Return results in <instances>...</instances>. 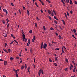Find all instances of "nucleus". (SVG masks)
<instances>
[{
	"instance_id": "18",
	"label": "nucleus",
	"mask_w": 77,
	"mask_h": 77,
	"mask_svg": "<svg viewBox=\"0 0 77 77\" xmlns=\"http://www.w3.org/2000/svg\"><path fill=\"white\" fill-rule=\"evenodd\" d=\"M28 44H30V39H29L28 40Z\"/></svg>"
},
{
	"instance_id": "32",
	"label": "nucleus",
	"mask_w": 77,
	"mask_h": 77,
	"mask_svg": "<svg viewBox=\"0 0 77 77\" xmlns=\"http://www.w3.org/2000/svg\"><path fill=\"white\" fill-rule=\"evenodd\" d=\"M76 68H74V69L73 70V72H75V69Z\"/></svg>"
},
{
	"instance_id": "27",
	"label": "nucleus",
	"mask_w": 77,
	"mask_h": 77,
	"mask_svg": "<svg viewBox=\"0 0 77 77\" xmlns=\"http://www.w3.org/2000/svg\"><path fill=\"white\" fill-rule=\"evenodd\" d=\"M61 2L62 3H63V4H64V5H65V2H63V0H61Z\"/></svg>"
},
{
	"instance_id": "17",
	"label": "nucleus",
	"mask_w": 77,
	"mask_h": 77,
	"mask_svg": "<svg viewBox=\"0 0 77 77\" xmlns=\"http://www.w3.org/2000/svg\"><path fill=\"white\" fill-rule=\"evenodd\" d=\"M51 13V11L48 10V14H50Z\"/></svg>"
},
{
	"instance_id": "14",
	"label": "nucleus",
	"mask_w": 77,
	"mask_h": 77,
	"mask_svg": "<svg viewBox=\"0 0 77 77\" xmlns=\"http://www.w3.org/2000/svg\"><path fill=\"white\" fill-rule=\"evenodd\" d=\"M4 51H5L6 53H8V51L6 50V49H3Z\"/></svg>"
},
{
	"instance_id": "38",
	"label": "nucleus",
	"mask_w": 77,
	"mask_h": 77,
	"mask_svg": "<svg viewBox=\"0 0 77 77\" xmlns=\"http://www.w3.org/2000/svg\"><path fill=\"white\" fill-rule=\"evenodd\" d=\"M2 22L4 24H5V21L2 20Z\"/></svg>"
},
{
	"instance_id": "61",
	"label": "nucleus",
	"mask_w": 77,
	"mask_h": 77,
	"mask_svg": "<svg viewBox=\"0 0 77 77\" xmlns=\"http://www.w3.org/2000/svg\"><path fill=\"white\" fill-rule=\"evenodd\" d=\"M42 5H43V6H44V3L43 2H42Z\"/></svg>"
},
{
	"instance_id": "2",
	"label": "nucleus",
	"mask_w": 77,
	"mask_h": 77,
	"mask_svg": "<svg viewBox=\"0 0 77 77\" xmlns=\"http://www.w3.org/2000/svg\"><path fill=\"white\" fill-rule=\"evenodd\" d=\"M3 11L4 12H5L7 14H8V11L6 10V9H3Z\"/></svg>"
},
{
	"instance_id": "52",
	"label": "nucleus",
	"mask_w": 77,
	"mask_h": 77,
	"mask_svg": "<svg viewBox=\"0 0 77 77\" xmlns=\"http://www.w3.org/2000/svg\"><path fill=\"white\" fill-rule=\"evenodd\" d=\"M66 1L67 3H69V0H66Z\"/></svg>"
},
{
	"instance_id": "57",
	"label": "nucleus",
	"mask_w": 77,
	"mask_h": 77,
	"mask_svg": "<svg viewBox=\"0 0 77 77\" xmlns=\"http://www.w3.org/2000/svg\"><path fill=\"white\" fill-rule=\"evenodd\" d=\"M25 68H26L27 67V65H26V64H25Z\"/></svg>"
},
{
	"instance_id": "31",
	"label": "nucleus",
	"mask_w": 77,
	"mask_h": 77,
	"mask_svg": "<svg viewBox=\"0 0 77 77\" xmlns=\"http://www.w3.org/2000/svg\"><path fill=\"white\" fill-rule=\"evenodd\" d=\"M29 69H30V68H28V71L29 72V73L30 71H29Z\"/></svg>"
},
{
	"instance_id": "40",
	"label": "nucleus",
	"mask_w": 77,
	"mask_h": 77,
	"mask_svg": "<svg viewBox=\"0 0 77 77\" xmlns=\"http://www.w3.org/2000/svg\"><path fill=\"white\" fill-rule=\"evenodd\" d=\"M53 11L54 12L55 15H56V12H55V11H54V10H53Z\"/></svg>"
},
{
	"instance_id": "8",
	"label": "nucleus",
	"mask_w": 77,
	"mask_h": 77,
	"mask_svg": "<svg viewBox=\"0 0 77 77\" xmlns=\"http://www.w3.org/2000/svg\"><path fill=\"white\" fill-rule=\"evenodd\" d=\"M43 44H44V43H43V42H42L41 46V49H42V48L43 47Z\"/></svg>"
},
{
	"instance_id": "4",
	"label": "nucleus",
	"mask_w": 77,
	"mask_h": 77,
	"mask_svg": "<svg viewBox=\"0 0 77 77\" xmlns=\"http://www.w3.org/2000/svg\"><path fill=\"white\" fill-rule=\"evenodd\" d=\"M22 33L23 35H22V36H23V39H25V35H24V34L23 33Z\"/></svg>"
},
{
	"instance_id": "22",
	"label": "nucleus",
	"mask_w": 77,
	"mask_h": 77,
	"mask_svg": "<svg viewBox=\"0 0 77 77\" xmlns=\"http://www.w3.org/2000/svg\"><path fill=\"white\" fill-rule=\"evenodd\" d=\"M64 14L66 18L67 19V15H66V13H65Z\"/></svg>"
},
{
	"instance_id": "46",
	"label": "nucleus",
	"mask_w": 77,
	"mask_h": 77,
	"mask_svg": "<svg viewBox=\"0 0 77 77\" xmlns=\"http://www.w3.org/2000/svg\"><path fill=\"white\" fill-rule=\"evenodd\" d=\"M74 3H75V4H76V5H77V1H75L74 2Z\"/></svg>"
},
{
	"instance_id": "53",
	"label": "nucleus",
	"mask_w": 77,
	"mask_h": 77,
	"mask_svg": "<svg viewBox=\"0 0 77 77\" xmlns=\"http://www.w3.org/2000/svg\"><path fill=\"white\" fill-rule=\"evenodd\" d=\"M5 47H6V46H7V43H5Z\"/></svg>"
},
{
	"instance_id": "9",
	"label": "nucleus",
	"mask_w": 77,
	"mask_h": 77,
	"mask_svg": "<svg viewBox=\"0 0 77 77\" xmlns=\"http://www.w3.org/2000/svg\"><path fill=\"white\" fill-rule=\"evenodd\" d=\"M27 13L28 15H30V12H29V10H27Z\"/></svg>"
},
{
	"instance_id": "43",
	"label": "nucleus",
	"mask_w": 77,
	"mask_h": 77,
	"mask_svg": "<svg viewBox=\"0 0 77 77\" xmlns=\"http://www.w3.org/2000/svg\"><path fill=\"white\" fill-rule=\"evenodd\" d=\"M43 29H44V30H45L46 29L45 28V26H43Z\"/></svg>"
},
{
	"instance_id": "15",
	"label": "nucleus",
	"mask_w": 77,
	"mask_h": 77,
	"mask_svg": "<svg viewBox=\"0 0 77 77\" xmlns=\"http://www.w3.org/2000/svg\"><path fill=\"white\" fill-rule=\"evenodd\" d=\"M10 60H14V58L12 57H11L10 58Z\"/></svg>"
},
{
	"instance_id": "34",
	"label": "nucleus",
	"mask_w": 77,
	"mask_h": 77,
	"mask_svg": "<svg viewBox=\"0 0 77 77\" xmlns=\"http://www.w3.org/2000/svg\"><path fill=\"white\" fill-rule=\"evenodd\" d=\"M60 48H57L55 49V50H60Z\"/></svg>"
},
{
	"instance_id": "25",
	"label": "nucleus",
	"mask_w": 77,
	"mask_h": 77,
	"mask_svg": "<svg viewBox=\"0 0 77 77\" xmlns=\"http://www.w3.org/2000/svg\"><path fill=\"white\" fill-rule=\"evenodd\" d=\"M70 65L71 66H70L69 68H71V67H72V68H73V65L72 64H71Z\"/></svg>"
},
{
	"instance_id": "7",
	"label": "nucleus",
	"mask_w": 77,
	"mask_h": 77,
	"mask_svg": "<svg viewBox=\"0 0 77 77\" xmlns=\"http://www.w3.org/2000/svg\"><path fill=\"white\" fill-rule=\"evenodd\" d=\"M6 21H7V24H8V23H9V19H8V18H7L6 19Z\"/></svg>"
},
{
	"instance_id": "29",
	"label": "nucleus",
	"mask_w": 77,
	"mask_h": 77,
	"mask_svg": "<svg viewBox=\"0 0 77 77\" xmlns=\"http://www.w3.org/2000/svg\"><path fill=\"white\" fill-rule=\"evenodd\" d=\"M62 21L64 25H65V21L63 20Z\"/></svg>"
},
{
	"instance_id": "3",
	"label": "nucleus",
	"mask_w": 77,
	"mask_h": 77,
	"mask_svg": "<svg viewBox=\"0 0 77 77\" xmlns=\"http://www.w3.org/2000/svg\"><path fill=\"white\" fill-rule=\"evenodd\" d=\"M40 74H41V69L39 70L38 74L39 75V76H40Z\"/></svg>"
},
{
	"instance_id": "33",
	"label": "nucleus",
	"mask_w": 77,
	"mask_h": 77,
	"mask_svg": "<svg viewBox=\"0 0 77 77\" xmlns=\"http://www.w3.org/2000/svg\"><path fill=\"white\" fill-rule=\"evenodd\" d=\"M35 27H37V23H35Z\"/></svg>"
},
{
	"instance_id": "35",
	"label": "nucleus",
	"mask_w": 77,
	"mask_h": 77,
	"mask_svg": "<svg viewBox=\"0 0 77 77\" xmlns=\"http://www.w3.org/2000/svg\"><path fill=\"white\" fill-rule=\"evenodd\" d=\"M49 18L50 19V20H51V17H50V16H49Z\"/></svg>"
},
{
	"instance_id": "48",
	"label": "nucleus",
	"mask_w": 77,
	"mask_h": 77,
	"mask_svg": "<svg viewBox=\"0 0 77 77\" xmlns=\"http://www.w3.org/2000/svg\"><path fill=\"white\" fill-rule=\"evenodd\" d=\"M16 58V59H17L19 60V57H17Z\"/></svg>"
},
{
	"instance_id": "44",
	"label": "nucleus",
	"mask_w": 77,
	"mask_h": 77,
	"mask_svg": "<svg viewBox=\"0 0 77 77\" xmlns=\"http://www.w3.org/2000/svg\"><path fill=\"white\" fill-rule=\"evenodd\" d=\"M54 18L55 19V20L57 19V18L56 16H54Z\"/></svg>"
},
{
	"instance_id": "60",
	"label": "nucleus",
	"mask_w": 77,
	"mask_h": 77,
	"mask_svg": "<svg viewBox=\"0 0 77 77\" xmlns=\"http://www.w3.org/2000/svg\"><path fill=\"white\" fill-rule=\"evenodd\" d=\"M67 15H68V16H69V13H68V12H67Z\"/></svg>"
},
{
	"instance_id": "58",
	"label": "nucleus",
	"mask_w": 77,
	"mask_h": 77,
	"mask_svg": "<svg viewBox=\"0 0 77 77\" xmlns=\"http://www.w3.org/2000/svg\"><path fill=\"white\" fill-rule=\"evenodd\" d=\"M32 66H33L34 68H35V66L34 64L32 65Z\"/></svg>"
},
{
	"instance_id": "20",
	"label": "nucleus",
	"mask_w": 77,
	"mask_h": 77,
	"mask_svg": "<svg viewBox=\"0 0 77 77\" xmlns=\"http://www.w3.org/2000/svg\"><path fill=\"white\" fill-rule=\"evenodd\" d=\"M11 6H14V4H13V3H11Z\"/></svg>"
},
{
	"instance_id": "50",
	"label": "nucleus",
	"mask_w": 77,
	"mask_h": 77,
	"mask_svg": "<svg viewBox=\"0 0 77 77\" xmlns=\"http://www.w3.org/2000/svg\"><path fill=\"white\" fill-rule=\"evenodd\" d=\"M51 15L52 16H54V14H53V12H52L51 13Z\"/></svg>"
},
{
	"instance_id": "42",
	"label": "nucleus",
	"mask_w": 77,
	"mask_h": 77,
	"mask_svg": "<svg viewBox=\"0 0 77 77\" xmlns=\"http://www.w3.org/2000/svg\"><path fill=\"white\" fill-rule=\"evenodd\" d=\"M9 27V24H8L7 25V29H8V27Z\"/></svg>"
},
{
	"instance_id": "24",
	"label": "nucleus",
	"mask_w": 77,
	"mask_h": 77,
	"mask_svg": "<svg viewBox=\"0 0 77 77\" xmlns=\"http://www.w3.org/2000/svg\"><path fill=\"white\" fill-rule=\"evenodd\" d=\"M18 11L20 13V14H21V10H20V9H19Z\"/></svg>"
},
{
	"instance_id": "30",
	"label": "nucleus",
	"mask_w": 77,
	"mask_h": 77,
	"mask_svg": "<svg viewBox=\"0 0 77 77\" xmlns=\"http://www.w3.org/2000/svg\"><path fill=\"white\" fill-rule=\"evenodd\" d=\"M58 36L59 37V39H61V37L60 35H59Z\"/></svg>"
},
{
	"instance_id": "62",
	"label": "nucleus",
	"mask_w": 77,
	"mask_h": 77,
	"mask_svg": "<svg viewBox=\"0 0 77 77\" xmlns=\"http://www.w3.org/2000/svg\"><path fill=\"white\" fill-rule=\"evenodd\" d=\"M54 63L55 66H57V64H56V63Z\"/></svg>"
},
{
	"instance_id": "64",
	"label": "nucleus",
	"mask_w": 77,
	"mask_h": 77,
	"mask_svg": "<svg viewBox=\"0 0 77 77\" xmlns=\"http://www.w3.org/2000/svg\"><path fill=\"white\" fill-rule=\"evenodd\" d=\"M3 77H6V76H5L4 75H3Z\"/></svg>"
},
{
	"instance_id": "6",
	"label": "nucleus",
	"mask_w": 77,
	"mask_h": 77,
	"mask_svg": "<svg viewBox=\"0 0 77 77\" xmlns=\"http://www.w3.org/2000/svg\"><path fill=\"white\" fill-rule=\"evenodd\" d=\"M5 65H7V62L6 61H5L4 62Z\"/></svg>"
},
{
	"instance_id": "56",
	"label": "nucleus",
	"mask_w": 77,
	"mask_h": 77,
	"mask_svg": "<svg viewBox=\"0 0 77 77\" xmlns=\"http://www.w3.org/2000/svg\"><path fill=\"white\" fill-rule=\"evenodd\" d=\"M16 76L17 77H18V74H16Z\"/></svg>"
},
{
	"instance_id": "37",
	"label": "nucleus",
	"mask_w": 77,
	"mask_h": 77,
	"mask_svg": "<svg viewBox=\"0 0 77 77\" xmlns=\"http://www.w3.org/2000/svg\"><path fill=\"white\" fill-rule=\"evenodd\" d=\"M33 39H34V40H35V39H36V38H35V36H33Z\"/></svg>"
},
{
	"instance_id": "16",
	"label": "nucleus",
	"mask_w": 77,
	"mask_h": 77,
	"mask_svg": "<svg viewBox=\"0 0 77 77\" xmlns=\"http://www.w3.org/2000/svg\"><path fill=\"white\" fill-rule=\"evenodd\" d=\"M23 10H26V8L25 7H24V6L23 5Z\"/></svg>"
},
{
	"instance_id": "26",
	"label": "nucleus",
	"mask_w": 77,
	"mask_h": 77,
	"mask_svg": "<svg viewBox=\"0 0 77 77\" xmlns=\"http://www.w3.org/2000/svg\"><path fill=\"white\" fill-rule=\"evenodd\" d=\"M13 42H14V41H12V42H11V43L9 44L10 45H11L13 44Z\"/></svg>"
},
{
	"instance_id": "51",
	"label": "nucleus",
	"mask_w": 77,
	"mask_h": 77,
	"mask_svg": "<svg viewBox=\"0 0 77 77\" xmlns=\"http://www.w3.org/2000/svg\"><path fill=\"white\" fill-rule=\"evenodd\" d=\"M68 59H66V62H68Z\"/></svg>"
},
{
	"instance_id": "39",
	"label": "nucleus",
	"mask_w": 77,
	"mask_h": 77,
	"mask_svg": "<svg viewBox=\"0 0 77 77\" xmlns=\"http://www.w3.org/2000/svg\"><path fill=\"white\" fill-rule=\"evenodd\" d=\"M72 37H73V38H74L75 39H76V38H75V37L74 36V35H72Z\"/></svg>"
},
{
	"instance_id": "23",
	"label": "nucleus",
	"mask_w": 77,
	"mask_h": 77,
	"mask_svg": "<svg viewBox=\"0 0 77 77\" xmlns=\"http://www.w3.org/2000/svg\"><path fill=\"white\" fill-rule=\"evenodd\" d=\"M54 22L55 23V24H57V21H56V20H55Z\"/></svg>"
},
{
	"instance_id": "21",
	"label": "nucleus",
	"mask_w": 77,
	"mask_h": 77,
	"mask_svg": "<svg viewBox=\"0 0 77 77\" xmlns=\"http://www.w3.org/2000/svg\"><path fill=\"white\" fill-rule=\"evenodd\" d=\"M15 73L16 74H18V71L16 70H15Z\"/></svg>"
},
{
	"instance_id": "41",
	"label": "nucleus",
	"mask_w": 77,
	"mask_h": 77,
	"mask_svg": "<svg viewBox=\"0 0 77 77\" xmlns=\"http://www.w3.org/2000/svg\"><path fill=\"white\" fill-rule=\"evenodd\" d=\"M8 51L9 53H10L11 52V49H8Z\"/></svg>"
},
{
	"instance_id": "19",
	"label": "nucleus",
	"mask_w": 77,
	"mask_h": 77,
	"mask_svg": "<svg viewBox=\"0 0 77 77\" xmlns=\"http://www.w3.org/2000/svg\"><path fill=\"white\" fill-rule=\"evenodd\" d=\"M49 60L50 62H52V60L50 58H49Z\"/></svg>"
},
{
	"instance_id": "63",
	"label": "nucleus",
	"mask_w": 77,
	"mask_h": 77,
	"mask_svg": "<svg viewBox=\"0 0 77 77\" xmlns=\"http://www.w3.org/2000/svg\"><path fill=\"white\" fill-rule=\"evenodd\" d=\"M67 68H66L65 69V71H66L67 70Z\"/></svg>"
},
{
	"instance_id": "59",
	"label": "nucleus",
	"mask_w": 77,
	"mask_h": 77,
	"mask_svg": "<svg viewBox=\"0 0 77 77\" xmlns=\"http://www.w3.org/2000/svg\"><path fill=\"white\" fill-rule=\"evenodd\" d=\"M11 37H13L14 36V35H13V34H11Z\"/></svg>"
},
{
	"instance_id": "36",
	"label": "nucleus",
	"mask_w": 77,
	"mask_h": 77,
	"mask_svg": "<svg viewBox=\"0 0 77 77\" xmlns=\"http://www.w3.org/2000/svg\"><path fill=\"white\" fill-rule=\"evenodd\" d=\"M72 63H73L74 65L75 64V63H74V61H72Z\"/></svg>"
},
{
	"instance_id": "10",
	"label": "nucleus",
	"mask_w": 77,
	"mask_h": 77,
	"mask_svg": "<svg viewBox=\"0 0 77 77\" xmlns=\"http://www.w3.org/2000/svg\"><path fill=\"white\" fill-rule=\"evenodd\" d=\"M69 2H70V4H71V5H72V4H73V3H72V1L71 0H70Z\"/></svg>"
},
{
	"instance_id": "13",
	"label": "nucleus",
	"mask_w": 77,
	"mask_h": 77,
	"mask_svg": "<svg viewBox=\"0 0 77 77\" xmlns=\"http://www.w3.org/2000/svg\"><path fill=\"white\" fill-rule=\"evenodd\" d=\"M73 32L74 33H76V30H75V29H73Z\"/></svg>"
},
{
	"instance_id": "55",
	"label": "nucleus",
	"mask_w": 77,
	"mask_h": 77,
	"mask_svg": "<svg viewBox=\"0 0 77 77\" xmlns=\"http://www.w3.org/2000/svg\"><path fill=\"white\" fill-rule=\"evenodd\" d=\"M41 73H42V74H44L43 71H41Z\"/></svg>"
},
{
	"instance_id": "54",
	"label": "nucleus",
	"mask_w": 77,
	"mask_h": 77,
	"mask_svg": "<svg viewBox=\"0 0 77 77\" xmlns=\"http://www.w3.org/2000/svg\"><path fill=\"white\" fill-rule=\"evenodd\" d=\"M70 14H72V11H70Z\"/></svg>"
},
{
	"instance_id": "49",
	"label": "nucleus",
	"mask_w": 77,
	"mask_h": 77,
	"mask_svg": "<svg viewBox=\"0 0 77 77\" xmlns=\"http://www.w3.org/2000/svg\"><path fill=\"white\" fill-rule=\"evenodd\" d=\"M40 11L42 13H43V11H42V10L41 9Z\"/></svg>"
},
{
	"instance_id": "5",
	"label": "nucleus",
	"mask_w": 77,
	"mask_h": 77,
	"mask_svg": "<svg viewBox=\"0 0 77 77\" xmlns=\"http://www.w3.org/2000/svg\"><path fill=\"white\" fill-rule=\"evenodd\" d=\"M14 42H16V43H17V45H19L18 42L17 41L15 40H14Z\"/></svg>"
},
{
	"instance_id": "1",
	"label": "nucleus",
	"mask_w": 77,
	"mask_h": 77,
	"mask_svg": "<svg viewBox=\"0 0 77 77\" xmlns=\"http://www.w3.org/2000/svg\"><path fill=\"white\" fill-rule=\"evenodd\" d=\"M47 44H44L42 48H45V49H46V47H47Z\"/></svg>"
},
{
	"instance_id": "12",
	"label": "nucleus",
	"mask_w": 77,
	"mask_h": 77,
	"mask_svg": "<svg viewBox=\"0 0 77 77\" xmlns=\"http://www.w3.org/2000/svg\"><path fill=\"white\" fill-rule=\"evenodd\" d=\"M29 33H32V29L30 30V31H29Z\"/></svg>"
},
{
	"instance_id": "28",
	"label": "nucleus",
	"mask_w": 77,
	"mask_h": 77,
	"mask_svg": "<svg viewBox=\"0 0 77 77\" xmlns=\"http://www.w3.org/2000/svg\"><path fill=\"white\" fill-rule=\"evenodd\" d=\"M25 42H27V39H26V38H25Z\"/></svg>"
},
{
	"instance_id": "11",
	"label": "nucleus",
	"mask_w": 77,
	"mask_h": 77,
	"mask_svg": "<svg viewBox=\"0 0 77 77\" xmlns=\"http://www.w3.org/2000/svg\"><path fill=\"white\" fill-rule=\"evenodd\" d=\"M30 52L31 54H32V53H33V50H32V48H31L30 49Z\"/></svg>"
},
{
	"instance_id": "47",
	"label": "nucleus",
	"mask_w": 77,
	"mask_h": 77,
	"mask_svg": "<svg viewBox=\"0 0 77 77\" xmlns=\"http://www.w3.org/2000/svg\"><path fill=\"white\" fill-rule=\"evenodd\" d=\"M50 29L51 30H54V29H53V28H52V27H51V28H50Z\"/></svg>"
},
{
	"instance_id": "45",
	"label": "nucleus",
	"mask_w": 77,
	"mask_h": 77,
	"mask_svg": "<svg viewBox=\"0 0 77 77\" xmlns=\"http://www.w3.org/2000/svg\"><path fill=\"white\" fill-rule=\"evenodd\" d=\"M34 39H32V42H35V41H34Z\"/></svg>"
}]
</instances>
